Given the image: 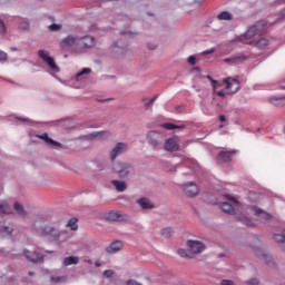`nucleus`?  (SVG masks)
<instances>
[{"label": "nucleus", "mask_w": 285, "mask_h": 285, "mask_svg": "<svg viewBox=\"0 0 285 285\" xmlns=\"http://www.w3.org/2000/svg\"><path fill=\"white\" fill-rule=\"evenodd\" d=\"M112 173L118 175V179H126L135 173V167L130 163H115L112 165Z\"/></svg>", "instance_id": "obj_1"}, {"label": "nucleus", "mask_w": 285, "mask_h": 285, "mask_svg": "<svg viewBox=\"0 0 285 285\" xmlns=\"http://www.w3.org/2000/svg\"><path fill=\"white\" fill-rule=\"evenodd\" d=\"M40 235L41 237H47L49 242H59L63 232L52 225H45L40 228Z\"/></svg>", "instance_id": "obj_2"}, {"label": "nucleus", "mask_w": 285, "mask_h": 285, "mask_svg": "<svg viewBox=\"0 0 285 285\" xmlns=\"http://www.w3.org/2000/svg\"><path fill=\"white\" fill-rule=\"evenodd\" d=\"M223 199H225V202L219 203V208L223 213H226L227 215H235V207L233 206H239V200L228 194L224 195Z\"/></svg>", "instance_id": "obj_3"}, {"label": "nucleus", "mask_w": 285, "mask_h": 285, "mask_svg": "<svg viewBox=\"0 0 285 285\" xmlns=\"http://www.w3.org/2000/svg\"><path fill=\"white\" fill-rule=\"evenodd\" d=\"M166 137L159 131L151 130L147 134V141L153 148H159L164 144Z\"/></svg>", "instance_id": "obj_4"}, {"label": "nucleus", "mask_w": 285, "mask_h": 285, "mask_svg": "<svg viewBox=\"0 0 285 285\" xmlns=\"http://www.w3.org/2000/svg\"><path fill=\"white\" fill-rule=\"evenodd\" d=\"M38 57L45 62L47 63V66H49L50 70H52V72H60L59 66H57V63L55 62V58L50 57V55H48V52L43 49H40L38 51Z\"/></svg>", "instance_id": "obj_5"}, {"label": "nucleus", "mask_w": 285, "mask_h": 285, "mask_svg": "<svg viewBox=\"0 0 285 285\" xmlns=\"http://www.w3.org/2000/svg\"><path fill=\"white\" fill-rule=\"evenodd\" d=\"M235 155H237V150H222L216 155V164H230L233 161Z\"/></svg>", "instance_id": "obj_6"}, {"label": "nucleus", "mask_w": 285, "mask_h": 285, "mask_svg": "<svg viewBox=\"0 0 285 285\" xmlns=\"http://www.w3.org/2000/svg\"><path fill=\"white\" fill-rule=\"evenodd\" d=\"M188 253L195 257V255H199V253H204L206 250V245L199 240H187Z\"/></svg>", "instance_id": "obj_7"}, {"label": "nucleus", "mask_w": 285, "mask_h": 285, "mask_svg": "<svg viewBox=\"0 0 285 285\" xmlns=\"http://www.w3.org/2000/svg\"><path fill=\"white\" fill-rule=\"evenodd\" d=\"M105 219L107 222H129L130 216H128V214H124L121 212L111 210L106 214Z\"/></svg>", "instance_id": "obj_8"}, {"label": "nucleus", "mask_w": 285, "mask_h": 285, "mask_svg": "<svg viewBox=\"0 0 285 285\" xmlns=\"http://www.w3.org/2000/svg\"><path fill=\"white\" fill-rule=\"evenodd\" d=\"M223 83H226V90L228 95H235L239 90V80L226 78L223 80Z\"/></svg>", "instance_id": "obj_9"}, {"label": "nucleus", "mask_w": 285, "mask_h": 285, "mask_svg": "<svg viewBox=\"0 0 285 285\" xmlns=\"http://www.w3.org/2000/svg\"><path fill=\"white\" fill-rule=\"evenodd\" d=\"M183 191L187 197H197L199 195V187L195 183H187L183 186Z\"/></svg>", "instance_id": "obj_10"}, {"label": "nucleus", "mask_w": 285, "mask_h": 285, "mask_svg": "<svg viewBox=\"0 0 285 285\" xmlns=\"http://www.w3.org/2000/svg\"><path fill=\"white\" fill-rule=\"evenodd\" d=\"M24 257L28 259V262H32V264H39L43 262V255L39 252H30L28 249L23 250Z\"/></svg>", "instance_id": "obj_11"}, {"label": "nucleus", "mask_w": 285, "mask_h": 285, "mask_svg": "<svg viewBox=\"0 0 285 285\" xmlns=\"http://www.w3.org/2000/svg\"><path fill=\"white\" fill-rule=\"evenodd\" d=\"M126 153V144L118 142L110 151V159L115 161L119 155H124Z\"/></svg>", "instance_id": "obj_12"}, {"label": "nucleus", "mask_w": 285, "mask_h": 285, "mask_svg": "<svg viewBox=\"0 0 285 285\" xmlns=\"http://www.w3.org/2000/svg\"><path fill=\"white\" fill-rule=\"evenodd\" d=\"M124 249V242L114 240L109 246L105 248V252L109 255H114L115 253H119V250Z\"/></svg>", "instance_id": "obj_13"}, {"label": "nucleus", "mask_w": 285, "mask_h": 285, "mask_svg": "<svg viewBox=\"0 0 285 285\" xmlns=\"http://www.w3.org/2000/svg\"><path fill=\"white\" fill-rule=\"evenodd\" d=\"M165 150H167V153H177V150H179V144L175 138H169L165 142Z\"/></svg>", "instance_id": "obj_14"}, {"label": "nucleus", "mask_w": 285, "mask_h": 285, "mask_svg": "<svg viewBox=\"0 0 285 285\" xmlns=\"http://www.w3.org/2000/svg\"><path fill=\"white\" fill-rule=\"evenodd\" d=\"M38 139H43L48 146H57V148H63V145L61 142L53 140L52 138L48 137V134H41V135H36Z\"/></svg>", "instance_id": "obj_15"}, {"label": "nucleus", "mask_w": 285, "mask_h": 285, "mask_svg": "<svg viewBox=\"0 0 285 285\" xmlns=\"http://www.w3.org/2000/svg\"><path fill=\"white\" fill-rule=\"evenodd\" d=\"M78 39L79 38L72 36V35H69L65 39L61 40L60 47L61 48H71V46H75V43L77 42Z\"/></svg>", "instance_id": "obj_16"}, {"label": "nucleus", "mask_w": 285, "mask_h": 285, "mask_svg": "<svg viewBox=\"0 0 285 285\" xmlns=\"http://www.w3.org/2000/svg\"><path fill=\"white\" fill-rule=\"evenodd\" d=\"M137 204L142 208V210H151V208H155V205L145 197L137 199Z\"/></svg>", "instance_id": "obj_17"}, {"label": "nucleus", "mask_w": 285, "mask_h": 285, "mask_svg": "<svg viewBox=\"0 0 285 285\" xmlns=\"http://www.w3.org/2000/svg\"><path fill=\"white\" fill-rule=\"evenodd\" d=\"M111 185L116 188L117 193H124L128 188L124 180H111Z\"/></svg>", "instance_id": "obj_18"}, {"label": "nucleus", "mask_w": 285, "mask_h": 285, "mask_svg": "<svg viewBox=\"0 0 285 285\" xmlns=\"http://www.w3.org/2000/svg\"><path fill=\"white\" fill-rule=\"evenodd\" d=\"M95 46V38L91 36H85L81 38L82 48H92Z\"/></svg>", "instance_id": "obj_19"}, {"label": "nucleus", "mask_w": 285, "mask_h": 285, "mask_svg": "<svg viewBox=\"0 0 285 285\" xmlns=\"http://www.w3.org/2000/svg\"><path fill=\"white\" fill-rule=\"evenodd\" d=\"M13 210H16V213L23 219L28 217V212H26V209L23 208V205H21L20 203L13 204Z\"/></svg>", "instance_id": "obj_20"}, {"label": "nucleus", "mask_w": 285, "mask_h": 285, "mask_svg": "<svg viewBox=\"0 0 285 285\" xmlns=\"http://www.w3.org/2000/svg\"><path fill=\"white\" fill-rule=\"evenodd\" d=\"M236 222H240V224H244L245 226H255V223H253V219L247 217L246 215H238L235 216Z\"/></svg>", "instance_id": "obj_21"}, {"label": "nucleus", "mask_w": 285, "mask_h": 285, "mask_svg": "<svg viewBox=\"0 0 285 285\" xmlns=\"http://www.w3.org/2000/svg\"><path fill=\"white\" fill-rule=\"evenodd\" d=\"M0 214L1 215L12 214V207H10V205L4 200H0Z\"/></svg>", "instance_id": "obj_22"}, {"label": "nucleus", "mask_w": 285, "mask_h": 285, "mask_svg": "<svg viewBox=\"0 0 285 285\" xmlns=\"http://www.w3.org/2000/svg\"><path fill=\"white\" fill-rule=\"evenodd\" d=\"M267 26L268 22H266V20H259L256 24H254V28H256V32H258V35H264Z\"/></svg>", "instance_id": "obj_23"}, {"label": "nucleus", "mask_w": 285, "mask_h": 285, "mask_svg": "<svg viewBox=\"0 0 285 285\" xmlns=\"http://www.w3.org/2000/svg\"><path fill=\"white\" fill-rule=\"evenodd\" d=\"M269 101L273 106H285V96H273Z\"/></svg>", "instance_id": "obj_24"}, {"label": "nucleus", "mask_w": 285, "mask_h": 285, "mask_svg": "<svg viewBox=\"0 0 285 285\" xmlns=\"http://www.w3.org/2000/svg\"><path fill=\"white\" fill-rule=\"evenodd\" d=\"M161 128H165V130H175V129L183 130V128H186V126L185 125H175L173 122H165L161 125Z\"/></svg>", "instance_id": "obj_25"}, {"label": "nucleus", "mask_w": 285, "mask_h": 285, "mask_svg": "<svg viewBox=\"0 0 285 285\" xmlns=\"http://www.w3.org/2000/svg\"><path fill=\"white\" fill-rule=\"evenodd\" d=\"M255 35H259L257 31V27H255L254 24L252 27L248 28V30L243 35V37L245 39H253V37H255Z\"/></svg>", "instance_id": "obj_26"}, {"label": "nucleus", "mask_w": 285, "mask_h": 285, "mask_svg": "<svg viewBox=\"0 0 285 285\" xmlns=\"http://www.w3.org/2000/svg\"><path fill=\"white\" fill-rule=\"evenodd\" d=\"M157 95L151 97V98H142V106H145V108H153V106H155V101H157Z\"/></svg>", "instance_id": "obj_27"}, {"label": "nucleus", "mask_w": 285, "mask_h": 285, "mask_svg": "<svg viewBox=\"0 0 285 285\" xmlns=\"http://www.w3.org/2000/svg\"><path fill=\"white\" fill-rule=\"evenodd\" d=\"M72 264H79V257L68 256L63 259V266H72Z\"/></svg>", "instance_id": "obj_28"}, {"label": "nucleus", "mask_w": 285, "mask_h": 285, "mask_svg": "<svg viewBox=\"0 0 285 285\" xmlns=\"http://www.w3.org/2000/svg\"><path fill=\"white\" fill-rule=\"evenodd\" d=\"M253 43H254V46H256V48H259L261 50H264V48H266V46H268V39L261 38L256 42H250V46H253Z\"/></svg>", "instance_id": "obj_29"}, {"label": "nucleus", "mask_w": 285, "mask_h": 285, "mask_svg": "<svg viewBox=\"0 0 285 285\" xmlns=\"http://www.w3.org/2000/svg\"><path fill=\"white\" fill-rule=\"evenodd\" d=\"M218 21H233V14L228 11H223L217 16Z\"/></svg>", "instance_id": "obj_30"}, {"label": "nucleus", "mask_w": 285, "mask_h": 285, "mask_svg": "<svg viewBox=\"0 0 285 285\" xmlns=\"http://www.w3.org/2000/svg\"><path fill=\"white\" fill-rule=\"evenodd\" d=\"M12 233H14V229L10 226H0V235H7L8 237H12Z\"/></svg>", "instance_id": "obj_31"}, {"label": "nucleus", "mask_w": 285, "mask_h": 285, "mask_svg": "<svg viewBox=\"0 0 285 285\" xmlns=\"http://www.w3.org/2000/svg\"><path fill=\"white\" fill-rule=\"evenodd\" d=\"M248 59H250V58L244 53H235L234 55V61H236V65L244 63V61H248Z\"/></svg>", "instance_id": "obj_32"}, {"label": "nucleus", "mask_w": 285, "mask_h": 285, "mask_svg": "<svg viewBox=\"0 0 285 285\" xmlns=\"http://www.w3.org/2000/svg\"><path fill=\"white\" fill-rule=\"evenodd\" d=\"M177 253L180 257H185L186 259H193V255L190 254V252H188V249L186 250V249L179 248Z\"/></svg>", "instance_id": "obj_33"}, {"label": "nucleus", "mask_w": 285, "mask_h": 285, "mask_svg": "<svg viewBox=\"0 0 285 285\" xmlns=\"http://www.w3.org/2000/svg\"><path fill=\"white\" fill-rule=\"evenodd\" d=\"M173 229L170 227H165L160 230V235L163 237H166L168 239V237H173Z\"/></svg>", "instance_id": "obj_34"}, {"label": "nucleus", "mask_w": 285, "mask_h": 285, "mask_svg": "<svg viewBox=\"0 0 285 285\" xmlns=\"http://www.w3.org/2000/svg\"><path fill=\"white\" fill-rule=\"evenodd\" d=\"M78 219L76 217L71 218L67 226L71 229V230H77V228H79V225H77Z\"/></svg>", "instance_id": "obj_35"}, {"label": "nucleus", "mask_w": 285, "mask_h": 285, "mask_svg": "<svg viewBox=\"0 0 285 285\" xmlns=\"http://www.w3.org/2000/svg\"><path fill=\"white\" fill-rule=\"evenodd\" d=\"M90 72H92V69L83 68L80 72H78L76 75V79L79 81V79H81V77H83V75H90Z\"/></svg>", "instance_id": "obj_36"}, {"label": "nucleus", "mask_w": 285, "mask_h": 285, "mask_svg": "<svg viewBox=\"0 0 285 285\" xmlns=\"http://www.w3.org/2000/svg\"><path fill=\"white\" fill-rule=\"evenodd\" d=\"M274 239L278 244H285V233H283V234H275L274 235Z\"/></svg>", "instance_id": "obj_37"}, {"label": "nucleus", "mask_w": 285, "mask_h": 285, "mask_svg": "<svg viewBox=\"0 0 285 285\" xmlns=\"http://www.w3.org/2000/svg\"><path fill=\"white\" fill-rule=\"evenodd\" d=\"M51 282L53 284H59L61 282H66V276H51Z\"/></svg>", "instance_id": "obj_38"}, {"label": "nucleus", "mask_w": 285, "mask_h": 285, "mask_svg": "<svg viewBox=\"0 0 285 285\" xmlns=\"http://www.w3.org/2000/svg\"><path fill=\"white\" fill-rule=\"evenodd\" d=\"M8 32V29L6 28V23L3 22V20L0 18V35H2L3 37H6Z\"/></svg>", "instance_id": "obj_39"}, {"label": "nucleus", "mask_w": 285, "mask_h": 285, "mask_svg": "<svg viewBox=\"0 0 285 285\" xmlns=\"http://www.w3.org/2000/svg\"><path fill=\"white\" fill-rule=\"evenodd\" d=\"M102 275H104V277H107V279H110L114 277L115 272L112 269H106V271H104Z\"/></svg>", "instance_id": "obj_40"}, {"label": "nucleus", "mask_w": 285, "mask_h": 285, "mask_svg": "<svg viewBox=\"0 0 285 285\" xmlns=\"http://www.w3.org/2000/svg\"><path fill=\"white\" fill-rule=\"evenodd\" d=\"M48 28L51 32H57L61 28V24L52 23Z\"/></svg>", "instance_id": "obj_41"}, {"label": "nucleus", "mask_w": 285, "mask_h": 285, "mask_svg": "<svg viewBox=\"0 0 285 285\" xmlns=\"http://www.w3.org/2000/svg\"><path fill=\"white\" fill-rule=\"evenodd\" d=\"M187 62L189 66H195L197 63V58L195 56H189Z\"/></svg>", "instance_id": "obj_42"}, {"label": "nucleus", "mask_w": 285, "mask_h": 285, "mask_svg": "<svg viewBox=\"0 0 285 285\" xmlns=\"http://www.w3.org/2000/svg\"><path fill=\"white\" fill-rule=\"evenodd\" d=\"M224 61H225V63H230L232 66H237L235 56H232L230 58H227Z\"/></svg>", "instance_id": "obj_43"}, {"label": "nucleus", "mask_w": 285, "mask_h": 285, "mask_svg": "<svg viewBox=\"0 0 285 285\" xmlns=\"http://www.w3.org/2000/svg\"><path fill=\"white\" fill-rule=\"evenodd\" d=\"M207 79H208L209 81H212V87H213L214 89L217 88V86H219V82H217V80L213 79V77L207 76Z\"/></svg>", "instance_id": "obj_44"}, {"label": "nucleus", "mask_w": 285, "mask_h": 285, "mask_svg": "<svg viewBox=\"0 0 285 285\" xmlns=\"http://www.w3.org/2000/svg\"><path fill=\"white\" fill-rule=\"evenodd\" d=\"M262 257L267 264H271V262H273V257L268 254H262Z\"/></svg>", "instance_id": "obj_45"}, {"label": "nucleus", "mask_w": 285, "mask_h": 285, "mask_svg": "<svg viewBox=\"0 0 285 285\" xmlns=\"http://www.w3.org/2000/svg\"><path fill=\"white\" fill-rule=\"evenodd\" d=\"M0 61H8V53L0 50Z\"/></svg>", "instance_id": "obj_46"}, {"label": "nucleus", "mask_w": 285, "mask_h": 285, "mask_svg": "<svg viewBox=\"0 0 285 285\" xmlns=\"http://www.w3.org/2000/svg\"><path fill=\"white\" fill-rule=\"evenodd\" d=\"M220 285H235V283L230 279H223Z\"/></svg>", "instance_id": "obj_47"}, {"label": "nucleus", "mask_w": 285, "mask_h": 285, "mask_svg": "<svg viewBox=\"0 0 285 285\" xmlns=\"http://www.w3.org/2000/svg\"><path fill=\"white\" fill-rule=\"evenodd\" d=\"M20 28H21L22 30H28V29L30 28V24H29L28 22H21V23H20Z\"/></svg>", "instance_id": "obj_48"}, {"label": "nucleus", "mask_w": 285, "mask_h": 285, "mask_svg": "<svg viewBox=\"0 0 285 285\" xmlns=\"http://www.w3.org/2000/svg\"><path fill=\"white\" fill-rule=\"evenodd\" d=\"M249 285H259V281H257V278H252L248 281Z\"/></svg>", "instance_id": "obj_49"}, {"label": "nucleus", "mask_w": 285, "mask_h": 285, "mask_svg": "<svg viewBox=\"0 0 285 285\" xmlns=\"http://www.w3.org/2000/svg\"><path fill=\"white\" fill-rule=\"evenodd\" d=\"M127 285H141V283H138L135 279H129V281H127Z\"/></svg>", "instance_id": "obj_50"}, {"label": "nucleus", "mask_w": 285, "mask_h": 285, "mask_svg": "<svg viewBox=\"0 0 285 285\" xmlns=\"http://www.w3.org/2000/svg\"><path fill=\"white\" fill-rule=\"evenodd\" d=\"M218 97H226V95H228V91L226 90H220L217 92Z\"/></svg>", "instance_id": "obj_51"}, {"label": "nucleus", "mask_w": 285, "mask_h": 285, "mask_svg": "<svg viewBox=\"0 0 285 285\" xmlns=\"http://www.w3.org/2000/svg\"><path fill=\"white\" fill-rule=\"evenodd\" d=\"M105 131H96L91 134V137L97 138V137H101V134Z\"/></svg>", "instance_id": "obj_52"}, {"label": "nucleus", "mask_w": 285, "mask_h": 285, "mask_svg": "<svg viewBox=\"0 0 285 285\" xmlns=\"http://www.w3.org/2000/svg\"><path fill=\"white\" fill-rule=\"evenodd\" d=\"M18 121H22V124H30V119L28 118H17Z\"/></svg>", "instance_id": "obj_53"}, {"label": "nucleus", "mask_w": 285, "mask_h": 285, "mask_svg": "<svg viewBox=\"0 0 285 285\" xmlns=\"http://www.w3.org/2000/svg\"><path fill=\"white\" fill-rule=\"evenodd\" d=\"M213 52H215V49L205 50L203 55H213Z\"/></svg>", "instance_id": "obj_54"}, {"label": "nucleus", "mask_w": 285, "mask_h": 285, "mask_svg": "<svg viewBox=\"0 0 285 285\" xmlns=\"http://www.w3.org/2000/svg\"><path fill=\"white\" fill-rule=\"evenodd\" d=\"M191 72H202V69L199 67H194L191 69Z\"/></svg>", "instance_id": "obj_55"}, {"label": "nucleus", "mask_w": 285, "mask_h": 285, "mask_svg": "<svg viewBox=\"0 0 285 285\" xmlns=\"http://www.w3.org/2000/svg\"><path fill=\"white\" fill-rule=\"evenodd\" d=\"M148 48H149V50H155V48H157V46L153 45V43H148Z\"/></svg>", "instance_id": "obj_56"}, {"label": "nucleus", "mask_w": 285, "mask_h": 285, "mask_svg": "<svg viewBox=\"0 0 285 285\" xmlns=\"http://www.w3.org/2000/svg\"><path fill=\"white\" fill-rule=\"evenodd\" d=\"M219 121H222V122L226 121V116L220 115V116H219Z\"/></svg>", "instance_id": "obj_57"}, {"label": "nucleus", "mask_w": 285, "mask_h": 285, "mask_svg": "<svg viewBox=\"0 0 285 285\" xmlns=\"http://www.w3.org/2000/svg\"><path fill=\"white\" fill-rule=\"evenodd\" d=\"M262 213H264V210H262V209H259V208H257V209L255 210V215H262Z\"/></svg>", "instance_id": "obj_58"}, {"label": "nucleus", "mask_w": 285, "mask_h": 285, "mask_svg": "<svg viewBox=\"0 0 285 285\" xmlns=\"http://www.w3.org/2000/svg\"><path fill=\"white\" fill-rule=\"evenodd\" d=\"M95 266H96L97 268H99V266H101V263H100L99 261H96V262H95Z\"/></svg>", "instance_id": "obj_59"}, {"label": "nucleus", "mask_w": 285, "mask_h": 285, "mask_svg": "<svg viewBox=\"0 0 285 285\" xmlns=\"http://www.w3.org/2000/svg\"><path fill=\"white\" fill-rule=\"evenodd\" d=\"M45 253H47L48 255H52V253H55V252H52V250H46Z\"/></svg>", "instance_id": "obj_60"}, {"label": "nucleus", "mask_w": 285, "mask_h": 285, "mask_svg": "<svg viewBox=\"0 0 285 285\" xmlns=\"http://www.w3.org/2000/svg\"><path fill=\"white\" fill-rule=\"evenodd\" d=\"M106 79H115V76H106Z\"/></svg>", "instance_id": "obj_61"}, {"label": "nucleus", "mask_w": 285, "mask_h": 285, "mask_svg": "<svg viewBox=\"0 0 285 285\" xmlns=\"http://www.w3.org/2000/svg\"><path fill=\"white\" fill-rule=\"evenodd\" d=\"M28 275L32 277V275H35V272H29Z\"/></svg>", "instance_id": "obj_62"}, {"label": "nucleus", "mask_w": 285, "mask_h": 285, "mask_svg": "<svg viewBox=\"0 0 285 285\" xmlns=\"http://www.w3.org/2000/svg\"><path fill=\"white\" fill-rule=\"evenodd\" d=\"M119 45L117 42L114 43V48H118Z\"/></svg>", "instance_id": "obj_63"}, {"label": "nucleus", "mask_w": 285, "mask_h": 285, "mask_svg": "<svg viewBox=\"0 0 285 285\" xmlns=\"http://www.w3.org/2000/svg\"><path fill=\"white\" fill-rule=\"evenodd\" d=\"M225 125H219V128H224Z\"/></svg>", "instance_id": "obj_64"}]
</instances>
